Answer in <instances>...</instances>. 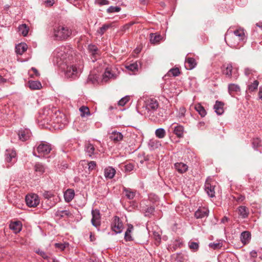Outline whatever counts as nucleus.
<instances>
[{
	"instance_id": "052dcab7",
	"label": "nucleus",
	"mask_w": 262,
	"mask_h": 262,
	"mask_svg": "<svg viewBox=\"0 0 262 262\" xmlns=\"http://www.w3.org/2000/svg\"><path fill=\"white\" fill-rule=\"evenodd\" d=\"M157 118L163 117V110L161 109H158L157 114L155 115Z\"/></svg>"
},
{
	"instance_id": "680f3d73",
	"label": "nucleus",
	"mask_w": 262,
	"mask_h": 262,
	"mask_svg": "<svg viewBox=\"0 0 262 262\" xmlns=\"http://www.w3.org/2000/svg\"><path fill=\"white\" fill-rule=\"evenodd\" d=\"M234 198L237 202H242L245 199V196L242 195H238L236 197L234 196Z\"/></svg>"
},
{
	"instance_id": "423d86ee",
	"label": "nucleus",
	"mask_w": 262,
	"mask_h": 262,
	"mask_svg": "<svg viewBox=\"0 0 262 262\" xmlns=\"http://www.w3.org/2000/svg\"><path fill=\"white\" fill-rule=\"evenodd\" d=\"M52 150L51 145L47 142L41 141L36 147V151L38 155L36 154L35 150L33 152V155L37 157H43L48 155Z\"/></svg>"
},
{
	"instance_id": "69168bd1",
	"label": "nucleus",
	"mask_w": 262,
	"mask_h": 262,
	"mask_svg": "<svg viewBox=\"0 0 262 262\" xmlns=\"http://www.w3.org/2000/svg\"><path fill=\"white\" fill-rule=\"evenodd\" d=\"M155 211V208L154 207H148L147 210H146V213H150V214H152L154 213Z\"/></svg>"
},
{
	"instance_id": "aec40b11",
	"label": "nucleus",
	"mask_w": 262,
	"mask_h": 262,
	"mask_svg": "<svg viewBox=\"0 0 262 262\" xmlns=\"http://www.w3.org/2000/svg\"><path fill=\"white\" fill-rule=\"evenodd\" d=\"M134 230V226L132 224L127 225V228L125 233L124 239L126 242L133 241L131 234Z\"/></svg>"
},
{
	"instance_id": "c9c22d12",
	"label": "nucleus",
	"mask_w": 262,
	"mask_h": 262,
	"mask_svg": "<svg viewBox=\"0 0 262 262\" xmlns=\"http://www.w3.org/2000/svg\"><path fill=\"white\" fill-rule=\"evenodd\" d=\"M34 169L36 172L42 174L45 172L46 168L41 163H37L35 165Z\"/></svg>"
},
{
	"instance_id": "4c0bfd02",
	"label": "nucleus",
	"mask_w": 262,
	"mask_h": 262,
	"mask_svg": "<svg viewBox=\"0 0 262 262\" xmlns=\"http://www.w3.org/2000/svg\"><path fill=\"white\" fill-rule=\"evenodd\" d=\"M155 135L157 138L162 139L165 137L166 132L164 128H159L156 130Z\"/></svg>"
},
{
	"instance_id": "1a4fd4ad",
	"label": "nucleus",
	"mask_w": 262,
	"mask_h": 262,
	"mask_svg": "<svg viewBox=\"0 0 262 262\" xmlns=\"http://www.w3.org/2000/svg\"><path fill=\"white\" fill-rule=\"evenodd\" d=\"M88 50L93 62H95L100 57V51L96 45H89Z\"/></svg>"
},
{
	"instance_id": "49530a36",
	"label": "nucleus",
	"mask_w": 262,
	"mask_h": 262,
	"mask_svg": "<svg viewBox=\"0 0 262 262\" xmlns=\"http://www.w3.org/2000/svg\"><path fill=\"white\" fill-rule=\"evenodd\" d=\"M180 74V71L178 68L171 69L168 72V75H172L174 77L179 76Z\"/></svg>"
},
{
	"instance_id": "bf43d9fd",
	"label": "nucleus",
	"mask_w": 262,
	"mask_h": 262,
	"mask_svg": "<svg viewBox=\"0 0 262 262\" xmlns=\"http://www.w3.org/2000/svg\"><path fill=\"white\" fill-rule=\"evenodd\" d=\"M89 169L92 170L94 169L96 166V163L95 161H90L88 163Z\"/></svg>"
},
{
	"instance_id": "9d476101",
	"label": "nucleus",
	"mask_w": 262,
	"mask_h": 262,
	"mask_svg": "<svg viewBox=\"0 0 262 262\" xmlns=\"http://www.w3.org/2000/svg\"><path fill=\"white\" fill-rule=\"evenodd\" d=\"M16 153L15 150H6L5 153V160L6 161L10 163L7 167L11 166L16 161Z\"/></svg>"
},
{
	"instance_id": "7c9ffc66",
	"label": "nucleus",
	"mask_w": 262,
	"mask_h": 262,
	"mask_svg": "<svg viewBox=\"0 0 262 262\" xmlns=\"http://www.w3.org/2000/svg\"><path fill=\"white\" fill-rule=\"evenodd\" d=\"M29 30V27L25 24L19 25L18 28V32L24 36H26L28 35Z\"/></svg>"
},
{
	"instance_id": "8fccbe9b",
	"label": "nucleus",
	"mask_w": 262,
	"mask_h": 262,
	"mask_svg": "<svg viewBox=\"0 0 262 262\" xmlns=\"http://www.w3.org/2000/svg\"><path fill=\"white\" fill-rule=\"evenodd\" d=\"M223 244L222 243H211L209 244V247L213 249H219L222 247Z\"/></svg>"
},
{
	"instance_id": "b1692460",
	"label": "nucleus",
	"mask_w": 262,
	"mask_h": 262,
	"mask_svg": "<svg viewBox=\"0 0 262 262\" xmlns=\"http://www.w3.org/2000/svg\"><path fill=\"white\" fill-rule=\"evenodd\" d=\"M223 67L225 69L223 70V73L228 78H231L232 77L233 67L231 63H228L226 67L224 65Z\"/></svg>"
},
{
	"instance_id": "39448f33",
	"label": "nucleus",
	"mask_w": 262,
	"mask_h": 262,
	"mask_svg": "<svg viewBox=\"0 0 262 262\" xmlns=\"http://www.w3.org/2000/svg\"><path fill=\"white\" fill-rule=\"evenodd\" d=\"M145 107L147 111L146 115L152 119V117L157 114V110L159 108V103L155 99H149L145 102Z\"/></svg>"
},
{
	"instance_id": "a878e982",
	"label": "nucleus",
	"mask_w": 262,
	"mask_h": 262,
	"mask_svg": "<svg viewBox=\"0 0 262 262\" xmlns=\"http://www.w3.org/2000/svg\"><path fill=\"white\" fill-rule=\"evenodd\" d=\"M238 213L243 219H245L248 216L249 210L246 207L241 206L238 208Z\"/></svg>"
},
{
	"instance_id": "4d7b16f0",
	"label": "nucleus",
	"mask_w": 262,
	"mask_h": 262,
	"mask_svg": "<svg viewBox=\"0 0 262 262\" xmlns=\"http://www.w3.org/2000/svg\"><path fill=\"white\" fill-rule=\"evenodd\" d=\"M134 168V165L132 163H128L124 165V170L126 172H130Z\"/></svg>"
},
{
	"instance_id": "a18cd8bd",
	"label": "nucleus",
	"mask_w": 262,
	"mask_h": 262,
	"mask_svg": "<svg viewBox=\"0 0 262 262\" xmlns=\"http://www.w3.org/2000/svg\"><path fill=\"white\" fill-rule=\"evenodd\" d=\"M79 111L81 113V116L82 117L85 116V115H89L90 114L89 108L87 106H81L79 108Z\"/></svg>"
},
{
	"instance_id": "0eeeda50",
	"label": "nucleus",
	"mask_w": 262,
	"mask_h": 262,
	"mask_svg": "<svg viewBox=\"0 0 262 262\" xmlns=\"http://www.w3.org/2000/svg\"><path fill=\"white\" fill-rule=\"evenodd\" d=\"M26 202L28 206L35 207L39 204L40 201L37 194H31L26 195Z\"/></svg>"
},
{
	"instance_id": "58836bf2",
	"label": "nucleus",
	"mask_w": 262,
	"mask_h": 262,
	"mask_svg": "<svg viewBox=\"0 0 262 262\" xmlns=\"http://www.w3.org/2000/svg\"><path fill=\"white\" fill-rule=\"evenodd\" d=\"M195 109L201 117H203L206 115V110H205L204 107L200 104H196L195 106Z\"/></svg>"
},
{
	"instance_id": "2eb2a0df",
	"label": "nucleus",
	"mask_w": 262,
	"mask_h": 262,
	"mask_svg": "<svg viewBox=\"0 0 262 262\" xmlns=\"http://www.w3.org/2000/svg\"><path fill=\"white\" fill-rule=\"evenodd\" d=\"M110 138L115 143H118L122 141L123 139V135L120 132L113 131L110 134Z\"/></svg>"
},
{
	"instance_id": "5fc2aeb1",
	"label": "nucleus",
	"mask_w": 262,
	"mask_h": 262,
	"mask_svg": "<svg viewBox=\"0 0 262 262\" xmlns=\"http://www.w3.org/2000/svg\"><path fill=\"white\" fill-rule=\"evenodd\" d=\"M129 98L128 96L123 97L118 101V105L122 106H124L126 104V103L129 101Z\"/></svg>"
},
{
	"instance_id": "72a5a7b5",
	"label": "nucleus",
	"mask_w": 262,
	"mask_h": 262,
	"mask_svg": "<svg viewBox=\"0 0 262 262\" xmlns=\"http://www.w3.org/2000/svg\"><path fill=\"white\" fill-rule=\"evenodd\" d=\"M123 191L125 192V196L129 200H132L134 198L136 194L135 191H133L129 188H124Z\"/></svg>"
},
{
	"instance_id": "13d9d810",
	"label": "nucleus",
	"mask_w": 262,
	"mask_h": 262,
	"mask_svg": "<svg viewBox=\"0 0 262 262\" xmlns=\"http://www.w3.org/2000/svg\"><path fill=\"white\" fill-rule=\"evenodd\" d=\"M95 3L100 6L106 5L109 4V2L107 0H95Z\"/></svg>"
},
{
	"instance_id": "412c9836",
	"label": "nucleus",
	"mask_w": 262,
	"mask_h": 262,
	"mask_svg": "<svg viewBox=\"0 0 262 262\" xmlns=\"http://www.w3.org/2000/svg\"><path fill=\"white\" fill-rule=\"evenodd\" d=\"M176 169L180 173H183L187 171L188 166L182 162L176 163L174 164Z\"/></svg>"
},
{
	"instance_id": "6e6d98bb",
	"label": "nucleus",
	"mask_w": 262,
	"mask_h": 262,
	"mask_svg": "<svg viewBox=\"0 0 262 262\" xmlns=\"http://www.w3.org/2000/svg\"><path fill=\"white\" fill-rule=\"evenodd\" d=\"M254 73H255V71L249 68H246L244 70L245 75L247 76L252 75Z\"/></svg>"
},
{
	"instance_id": "c85d7f7f",
	"label": "nucleus",
	"mask_w": 262,
	"mask_h": 262,
	"mask_svg": "<svg viewBox=\"0 0 262 262\" xmlns=\"http://www.w3.org/2000/svg\"><path fill=\"white\" fill-rule=\"evenodd\" d=\"M241 241L244 244L248 243L251 238V234L249 231H244L241 235Z\"/></svg>"
},
{
	"instance_id": "7ed1b4c3",
	"label": "nucleus",
	"mask_w": 262,
	"mask_h": 262,
	"mask_svg": "<svg viewBox=\"0 0 262 262\" xmlns=\"http://www.w3.org/2000/svg\"><path fill=\"white\" fill-rule=\"evenodd\" d=\"M246 38L244 30L242 28L234 31L233 35L231 37V39L228 44L232 48L237 49L240 41H245Z\"/></svg>"
},
{
	"instance_id": "79ce46f5",
	"label": "nucleus",
	"mask_w": 262,
	"mask_h": 262,
	"mask_svg": "<svg viewBox=\"0 0 262 262\" xmlns=\"http://www.w3.org/2000/svg\"><path fill=\"white\" fill-rule=\"evenodd\" d=\"M259 84V82L258 80H255L253 81V83L248 85V90L250 92H253L257 89L258 85Z\"/></svg>"
},
{
	"instance_id": "9b49d317",
	"label": "nucleus",
	"mask_w": 262,
	"mask_h": 262,
	"mask_svg": "<svg viewBox=\"0 0 262 262\" xmlns=\"http://www.w3.org/2000/svg\"><path fill=\"white\" fill-rule=\"evenodd\" d=\"M92 218L91 222L92 225L98 227L100 225V211L98 209H95L92 210Z\"/></svg>"
},
{
	"instance_id": "09e8293b",
	"label": "nucleus",
	"mask_w": 262,
	"mask_h": 262,
	"mask_svg": "<svg viewBox=\"0 0 262 262\" xmlns=\"http://www.w3.org/2000/svg\"><path fill=\"white\" fill-rule=\"evenodd\" d=\"M126 68L131 71L135 72L138 69V64L137 62H134L126 67Z\"/></svg>"
},
{
	"instance_id": "dca6fc26",
	"label": "nucleus",
	"mask_w": 262,
	"mask_h": 262,
	"mask_svg": "<svg viewBox=\"0 0 262 262\" xmlns=\"http://www.w3.org/2000/svg\"><path fill=\"white\" fill-rule=\"evenodd\" d=\"M224 104L223 102L219 101L218 100L216 101L213 108L215 111V112L218 115H221L224 113Z\"/></svg>"
},
{
	"instance_id": "c03bdc74",
	"label": "nucleus",
	"mask_w": 262,
	"mask_h": 262,
	"mask_svg": "<svg viewBox=\"0 0 262 262\" xmlns=\"http://www.w3.org/2000/svg\"><path fill=\"white\" fill-rule=\"evenodd\" d=\"M160 35H157L154 33H151L150 34V41L152 43H155L158 42L160 40Z\"/></svg>"
},
{
	"instance_id": "a19ab883",
	"label": "nucleus",
	"mask_w": 262,
	"mask_h": 262,
	"mask_svg": "<svg viewBox=\"0 0 262 262\" xmlns=\"http://www.w3.org/2000/svg\"><path fill=\"white\" fill-rule=\"evenodd\" d=\"M98 76L96 74H90L88 78V82L95 84L98 82Z\"/></svg>"
},
{
	"instance_id": "e2e57ef3",
	"label": "nucleus",
	"mask_w": 262,
	"mask_h": 262,
	"mask_svg": "<svg viewBox=\"0 0 262 262\" xmlns=\"http://www.w3.org/2000/svg\"><path fill=\"white\" fill-rule=\"evenodd\" d=\"M260 32V31L258 29L257 27L255 25V26L253 28V33L252 35L256 37L257 35V33Z\"/></svg>"
},
{
	"instance_id": "ea45409f",
	"label": "nucleus",
	"mask_w": 262,
	"mask_h": 262,
	"mask_svg": "<svg viewBox=\"0 0 262 262\" xmlns=\"http://www.w3.org/2000/svg\"><path fill=\"white\" fill-rule=\"evenodd\" d=\"M111 27V25L110 24H104L101 27L99 28V29H98L97 31V33L100 36H102Z\"/></svg>"
},
{
	"instance_id": "4be33fe9",
	"label": "nucleus",
	"mask_w": 262,
	"mask_h": 262,
	"mask_svg": "<svg viewBox=\"0 0 262 262\" xmlns=\"http://www.w3.org/2000/svg\"><path fill=\"white\" fill-rule=\"evenodd\" d=\"M75 195L74 191L72 189H67L64 193V199L67 203L70 202Z\"/></svg>"
},
{
	"instance_id": "603ef678",
	"label": "nucleus",
	"mask_w": 262,
	"mask_h": 262,
	"mask_svg": "<svg viewBox=\"0 0 262 262\" xmlns=\"http://www.w3.org/2000/svg\"><path fill=\"white\" fill-rule=\"evenodd\" d=\"M43 196L45 198V199L47 200V201H48L49 200L51 201L52 199H53L54 198L53 194L50 191H45L43 193Z\"/></svg>"
},
{
	"instance_id": "473e14b6",
	"label": "nucleus",
	"mask_w": 262,
	"mask_h": 262,
	"mask_svg": "<svg viewBox=\"0 0 262 262\" xmlns=\"http://www.w3.org/2000/svg\"><path fill=\"white\" fill-rule=\"evenodd\" d=\"M189 248L192 252H196L198 251L200 246L199 242H195L192 241H190L188 244Z\"/></svg>"
},
{
	"instance_id": "a211bd4d",
	"label": "nucleus",
	"mask_w": 262,
	"mask_h": 262,
	"mask_svg": "<svg viewBox=\"0 0 262 262\" xmlns=\"http://www.w3.org/2000/svg\"><path fill=\"white\" fill-rule=\"evenodd\" d=\"M115 173L116 170L112 167L109 166L104 169V174L106 179L113 178Z\"/></svg>"
},
{
	"instance_id": "cd10ccee",
	"label": "nucleus",
	"mask_w": 262,
	"mask_h": 262,
	"mask_svg": "<svg viewBox=\"0 0 262 262\" xmlns=\"http://www.w3.org/2000/svg\"><path fill=\"white\" fill-rule=\"evenodd\" d=\"M173 133L178 137L182 138L183 137L184 127L181 125L177 124L173 128Z\"/></svg>"
},
{
	"instance_id": "4468645a",
	"label": "nucleus",
	"mask_w": 262,
	"mask_h": 262,
	"mask_svg": "<svg viewBox=\"0 0 262 262\" xmlns=\"http://www.w3.org/2000/svg\"><path fill=\"white\" fill-rule=\"evenodd\" d=\"M214 187L215 186L214 185L206 181L205 184V190L208 196L210 198L215 196Z\"/></svg>"
},
{
	"instance_id": "e433bc0d",
	"label": "nucleus",
	"mask_w": 262,
	"mask_h": 262,
	"mask_svg": "<svg viewBox=\"0 0 262 262\" xmlns=\"http://www.w3.org/2000/svg\"><path fill=\"white\" fill-rule=\"evenodd\" d=\"M253 148L261 152L260 147L261 146V140L259 138H254L253 139L252 142Z\"/></svg>"
},
{
	"instance_id": "bb28decb",
	"label": "nucleus",
	"mask_w": 262,
	"mask_h": 262,
	"mask_svg": "<svg viewBox=\"0 0 262 262\" xmlns=\"http://www.w3.org/2000/svg\"><path fill=\"white\" fill-rule=\"evenodd\" d=\"M28 46L25 43H20L16 46V53L17 54L22 55L27 49Z\"/></svg>"
},
{
	"instance_id": "2f4dec72",
	"label": "nucleus",
	"mask_w": 262,
	"mask_h": 262,
	"mask_svg": "<svg viewBox=\"0 0 262 262\" xmlns=\"http://www.w3.org/2000/svg\"><path fill=\"white\" fill-rule=\"evenodd\" d=\"M28 84L31 90H39L42 87L39 81H29Z\"/></svg>"
},
{
	"instance_id": "f3484780",
	"label": "nucleus",
	"mask_w": 262,
	"mask_h": 262,
	"mask_svg": "<svg viewBox=\"0 0 262 262\" xmlns=\"http://www.w3.org/2000/svg\"><path fill=\"white\" fill-rule=\"evenodd\" d=\"M9 227L15 233H17L21 231L22 224L20 221H15L14 222H12L10 224Z\"/></svg>"
},
{
	"instance_id": "f8f14e48",
	"label": "nucleus",
	"mask_w": 262,
	"mask_h": 262,
	"mask_svg": "<svg viewBox=\"0 0 262 262\" xmlns=\"http://www.w3.org/2000/svg\"><path fill=\"white\" fill-rule=\"evenodd\" d=\"M17 134L20 141H25L30 138L31 133L29 129L25 128L19 130Z\"/></svg>"
},
{
	"instance_id": "6ab92c4d",
	"label": "nucleus",
	"mask_w": 262,
	"mask_h": 262,
	"mask_svg": "<svg viewBox=\"0 0 262 262\" xmlns=\"http://www.w3.org/2000/svg\"><path fill=\"white\" fill-rule=\"evenodd\" d=\"M196 61L194 58L187 57L186 58L185 67L188 70H192L196 66Z\"/></svg>"
},
{
	"instance_id": "ddd939ff",
	"label": "nucleus",
	"mask_w": 262,
	"mask_h": 262,
	"mask_svg": "<svg viewBox=\"0 0 262 262\" xmlns=\"http://www.w3.org/2000/svg\"><path fill=\"white\" fill-rule=\"evenodd\" d=\"M209 211L206 208H199L194 213V216L196 219H202L207 217L209 215Z\"/></svg>"
},
{
	"instance_id": "338daca9",
	"label": "nucleus",
	"mask_w": 262,
	"mask_h": 262,
	"mask_svg": "<svg viewBox=\"0 0 262 262\" xmlns=\"http://www.w3.org/2000/svg\"><path fill=\"white\" fill-rule=\"evenodd\" d=\"M7 82V79L3 78L2 76L0 75V84H4Z\"/></svg>"
},
{
	"instance_id": "c756f323",
	"label": "nucleus",
	"mask_w": 262,
	"mask_h": 262,
	"mask_svg": "<svg viewBox=\"0 0 262 262\" xmlns=\"http://www.w3.org/2000/svg\"><path fill=\"white\" fill-rule=\"evenodd\" d=\"M55 214L56 217H58L59 219L63 218L65 216L69 217L72 215L71 212L69 210H58L56 211Z\"/></svg>"
},
{
	"instance_id": "37998d69",
	"label": "nucleus",
	"mask_w": 262,
	"mask_h": 262,
	"mask_svg": "<svg viewBox=\"0 0 262 262\" xmlns=\"http://www.w3.org/2000/svg\"><path fill=\"white\" fill-rule=\"evenodd\" d=\"M120 10L121 8L120 7L111 6L107 9L106 12L108 13H112L115 12H119L120 11Z\"/></svg>"
},
{
	"instance_id": "5701e85b",
	"label": "nucleus",
	"mask_w": 262,
	"mask_h": 262,
	"mask_svg": "<svg viewBox=\"0 0 262 262\" xmlns=\"http://www.w3.org/2000/svg\"><path fill=\"white\" fill-rule=\"evenodd\" d=\"M84 148L85 152L89 157H92L95 155V148L92 144L90 142L85 143Z\"/></svg>"
},
{
	"instance_id": "864d4df0",
	"label": "nucleus",
	"mask_w": 262,
	"mask_h": 262,
	"mask_svg": "<svg viewBox=\"0 0 262 262\" xmlns=\"http://www.w3.org/2000/svg\"><path fill=\"white\" fill-rule=\"evenodd\" d=\"M68 245L69 244L68 243H56L55 244V247L60 249L61 251H63Z\"/></svg>"
},
{
	"instance_id": "f704fd0d",
	"label": "nucleus",
	"mask_w": 262,
	"mask_h": 262,
	"mask_svg": "<svg viewBox=\"0 0 262 262\" xmlns=\"http://www.w3.org/2000/svg\"><path fill=\"white\" fill-rule=\"evenodd\" d=\"M241 90L239 85L234 83H231L228 85V92L230 95L233 92H238Z\"/></svg>"
},
{
	"instance_id": "393cba45",
	"label": "nucleus",
	"mask_w": 262,
	"mask_h": 262,
	"mask_svg": "<svg viewBox=\"0 0 262 262\" xmlns=\"http://www.w3.org/2000/svg\"><path fill=\"white\" fill-rule=\"evenodd\" d=\"M116 77V75L112 72V70L110 68H106L105 72L103 75V79L104 81H107L109 79L115 78Z\"/></svg>"
},
{
	"instance_id": "20e7f679",
	"label": "nucleus",
	"mask_w": 262,
	"mask_h": 262,
	"mask_svg": "<svg viewBox=\"0 0 262 262\" xmlns=\"http://www.w3.org/2000/svg\"><path fill=\"white\" fill-rule=\"evenodd\" d=\"M64 70L65 76L67 78L75 79L81 73V69L76 64L68 65L67 63L61 67Z\"/></svg>"
},
{
	"instance_id": "6e6552de",
	"label": "nucleus",
	"mask_w": 262,
	"mask_h": 262,
	"mask_svg": "<svg viewBox=\"0 0 262 262\" xmlns=\"http://www.w3.org/2000/svg\"><path fill=\"white\" fill-rule=\"evenodd\" d=\"M111 228L113 231L116 234L122 232L123 226L122 222L120 218L117 216H114L113 221L112 223Z\"/></svg>"
},
{
	"instance_id": "0e129e2a",
	"label": "nucleus",
	"mask_w": 262,
	"mask_h": 262,
	"mask_svg": "<svg viewBox=\"0 0 262 262\" xmlns=\"http://www.w3.org/2000/svg\"><path fill=\"white\" fill-rule=\"evenodd\" d=\"M68 2L72 4L74 6H76L79 4L80 0H67Z\"/></svg>"
},
{
	"instance_id": "774afa93",
	"label": "nucleus",
	"mask_w": 262,
	"mask_h": 262,
	"mask_svg": "<svg viewBox=\"0 0 262 262\" xmlns=\"http://www.w3.org/2000/svg\"><path fill=\"white\" fill-rule=\"evenodd\" d=\"M256 26L257 27L258 29L260 31H262V23L259 22L256 24Z\"/></svg>"
},
{
	"instance_id": "f03ea898",
	"label": "nucleus",
	"mask_w": 262,
	"mask_h": 262,
	"mask_svg": "<svg viewBox=\"0 0 262 262\" xmlns=\"http://www.w3.org/2000/svg\"><path fill=\"white\" fill-rule=\"evenodd\" d=\"M70 52L71 51L69 47L61 46L57 48L53 53L54 63L59 67L67 63V58L69 57Z\"/></svg>"
},
{
	"instance_id": "de8ad7c7",
	"label": "nucleus",
	"mask_w": 262,
	"mask_h": 262,
	"mask_svg": "<svg viewBox=\"0 0 262 262\" xmlns=\"http://www.w3.org/2000/svg\"><path fill=\"white\" fill-rule=\"evenodd\" d=\"M62 116H63L62 114H60L59 115H57V117H56V119L54 120L55 122L57 123H60V124L59 125V127H62V125H64L65 124L66 120H65L64 118L63 120H59V118L60 119H61Z\"/></svg>"
},
{
	"instance_id": "3c124183",
	"label": "nucleus",
	"mask_w": 262,
	"mask_h": 262,
	"mask_svg": "<svg viewBox=\"0 0 262 262\" xmlns=\"http://www.w3.org/2000/svg\"><path fill=\"white\" fill-rule=\"evenodd\" d=\"M35 252L38 255H39L40 256H41L45 259H48L49 258V256L45 252L39 249L36 250L35 251Z\"/></svg>"
},
{
	"instance_id": "f257e3e1",
	"label": "nucleus",
	"mask_w": 262,
	"mask_h": 262,
	"mask_svg": "<svg viewBox=\"0 0 262 262\" xmlns=\"http://www.w3.org/2000/svg\"><path fill=\"white\" fill-rule=\"evenodd\" d=\"M72 31L65 25L55 24L51 32V37L54 40H65L72 35Z\"/></svg>"
}]
</instances>
